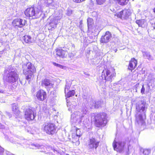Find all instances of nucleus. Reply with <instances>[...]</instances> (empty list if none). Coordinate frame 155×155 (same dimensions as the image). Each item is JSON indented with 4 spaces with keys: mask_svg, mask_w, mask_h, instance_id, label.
<instances>
[{
    "mask_svg": "<svg viewBox=\"0 0 155 155\" xmlns=\"http://www.w3.org/2000/svg\"><path fill=\"white\" fill-rule=\"evenodd\" d=\"M5 128V127L4 125L2 124H0V128L1 129H4Z\"/></svg>",
    "mask_w": 155,
    "mask_h": 155,
    "instance_id": "37998d69",
    "label": "nucleus"
},
{
    "mask_svg": "<svg viewBox=\"0 0 155 155\" xmlns=\"http://www.w3.org/2000/svg\"><path fill=\"white\" fill-rule=\"evenodd\" d=\"M71 85V82H66L65 88V93H66V90L68 91L70 88Z\"/></svg>",
    "mask_w": 155,
    "mask_h": 155,
    "instance_id": "7c9ffc66",
    "label": "nucleus"
},
{
    "mask_svg": "<svg viewBox=\"0 0 155 155\" xmlns=\"http://www.w3.org/2000/svg\"><path fill=\"white\" fill-rule=\"evenodd\" d=\"M117 51V50L115 49V52H116Z\"/></svg>",
    "mask_w": 155,
    "mask_h": 155,
    "instance_id": "49530a36",
    "label": "nucleus"
},
{
    "mask_svg": "<svg viewBox=\"0 0 155 155\" xmlns=\"http://www.w3.org/2000/svg\"><path fill=\"white\" fill-rule=\"evenodd\" d=\"M115 73L114 70L111 71L105 69L102 72L101 79H103L106 81H111L113 78L115 76Z\"/></svg>",
    "mask_w": 155,
    "mask_h": 155,
    "instance_id": "0eeeda50",
    "label": "nucleus"
},
{
    "mask_svg": "<svg viewBox=\"0 0 155 155\" xmlns=\"http://www.w3.org/2000/svg\"><path fill=\"white\" fill-rule=\"evenodd\" d=\"M67 52L62 49H58L56 50V54L60 58H63L65 57Z\"/></svg>",
    "mask_w": 155,
    "mask_h": 155,
    "instance_id": "412c9836",
    "label": "nucleus"
},
{
    "mask_svg": "<svg viewBox=\"0 0 155 155\" xmlns=\"http://www.w3.org/2000/svg\"><path fill=\"white\" fill-rule=\"evenodd\" d=\"M54 65H55L56 66L60 67V68H62V66L61 65H60L56 64V63H54Z\"/></svg>",
    "mask_w": 155,
    "mask_h": 155,
    "instance_id": "ea45409f",
    "label": "nucleus"
},
{
    "mask_svg": "<svg viewBox=\"0 0 155 155\" xmlns=\"http://www.w3.org/2000/svg\"><path fill=\"white\" fill-rule=\"evenodd\" d=\"M88 27L89 28L93 23V19L92 18H88L87 20Z\"/></svg>",
    "mask_w": 155,
    "mask_h": 155,
    "instance_id": "2f4dec72",
    "label": "nucleus"
},
{
    "mask_svg": "<svg viewBox=\"0 0 155 155\" xmlns=\"http://www.w3.org/2000/svg\"><path fill=\"white\" fill-rule=\"evenodd\" d=\"M72 14V11L70 8H68L67 10L66 14L68 15H70Z\"/></svg>",
    "mask_w": 155,
    "mask_h": 155,
    "instance_id": "c9c22d12",
    "label": "nucleus"
},
{
    "mask_svg": "<svg viewBox=\"0 0 155 155\" xmlns=\"http://www.w3.org/2000/svg\"><path fill=\"white\" fill-rule=\"evenodd\" d=\"M148 106L145 101H139L136 104V113L146 114Z\"/></svg>",
    "mask_w": 155,
    "mask_h": 155,
    "instance_id": "423d86ee",
    "label": "nucleus"
},
{
    "mask_svg": "<svg viewBox=\"0 0 155 155\" xmlns=\"http://www.w3.org/2000/svg\"><path fill=\"white\" fill-rule=\"evenodd\" d=\"M136 22L139 26L142 27H145V24L146 23V21L144 19L137 20L136 21Z\"/></svg>",
    "mask_w": 155,
    "mask_h": 155,
    "instance_id": "b1692460",
    "label": "nucleus"
},
{
    "mask_svg": "<svg viewBox=\"0 0 155 155\" xmlns=\"http://www.w3.org/2000/svg\"><path fill=\"white\" fill-rule=\"evenodd\" d=\"M5 128V127L4 125L2 124H0V128L1 129H4Z\"/></svg>",
    "mask_w": 155,
    "mask_h": 155,
    "instance_id": "79ce46f5",
    "label": "nucleus"
},
{
    "mask_svg": "<svg viewBox=\"0 0 155 155\" xmlns=\"http://www.w3.org/2000/svg\"><path fill=\"white\" fill-rule=\"evenodd\" d=\"M107 114L104 113L96 114L95 115V124L97 127L104 126L107 123Z\"/></svg>",
    "mask_w": 155,
    "mask_h": 155,
    "instance_id": "39448f33",
    "label": "nucleus"
},
{
    "mask_svg": "<svg viewBox=\"0 0 155 155\" xmlns=\"http://www.w3.org/2000/svg\"><path fill=\"white\" fill-rule=\"evenodd\" d=\"M67 105L69 107L68 110L69 111L71 110L73 108H74L75 107V105H73L70 102H67Z\"/></svg>",
    "mask_w": 155,
    "mask_h": 155,
    "instance_id": "c756f323",
    "label": "nucleus"
},
{
    "mask_svg": "<svg viewBox=\"0 0 155 155\" xmlns=\"http://www.w3.org/2000/svg\"><path fill=\"white\" fill-rule=\"evenodd\" d=\"M97 3L98 5L102 4L105 1V0H96Z\"/></svg>",
    "mask_w": 155,
    "mask_h": 155,
    "instance_id": "f704fd0d",
    "label": "nucleus"
},
{
    "mask_svg": "<svg viewBox=\"0 0 155 155\" xmlns=\"http://www.w3.org/2000/svg\"><path fill=\"white\" fill-rule=\"evenodd\" d=\"M4 92V91L2 89H0V93H3Z\"/></svg>",
    "mask_w": 155,
    "mask_h": 155,
    "instance_id": "c03bdc74",
    "label": "nucleus"
},
{
    "mask_svg": "<svg viewBox=\"0 0 155 155\" xmlns=\"http://www.w3.org/2000/svg\"><path fill=\"white\" fill-rule=\"evenodd\" d=\"M154 70L155 71V67L154 68Z\"/></svg>",
    "mask_w": 155,
    "mask_h": 155,
    "instance_id": "de8ad7c7",
    "label": "nucleus"
},
{
    "mask_svg": "<svg viewBox=\"0 0 155 155\" xmlns=\"http://www.w3.org/2000/svg\"><path fill=\"white\" fill-rule=\"evenodd\" d=\"M23 40L26 43L30 44L33 42V39L30 36L26 35L24 36L22 38Z\"/></svg>",
    "mask_w": 155,
    "mask_h": 155,
    "instance_id": "4be33fe9",
    "label": "nucleus"
},
{
    "mask_svg": "<svg viewBox=\"0 0 155 155\" xmlns=\"http://www.w3.org/2000/svg\"><path fill=\"white\" fill-rule=\"evenodd\" d=\"M144 91H145V88L144 86V85H143L142 86V88L141 89V93L143 94H144Z\"/></svg>",
    "mask_w": 155,
    "mask_h": 155,
    "instance_id": "4c0bfd02",
    "label": "nucleus"
},
{
    "mask_svg": "<svg viewBox=\"0 0 155 155\" xmlns=\"http://www.w3.org/2000/svg\"><path fill=\"white\" fill-rule=\"evenodd\" d=\"M137 61L134 58H132L130 61L129 66L128 68L129 70H132L134 69L137 66Z\"/></svg>",
    "mask_w": 155,
    "mask_h": 155,
    "instance_id": "aec40b11",
    "label": "nucleus"
},
{
    "mask_svg": "<svg viewBox=\"0 0 155 155\" xmlns=\"http://www.w3.org/2000/svg\"><path fill=\"white\" fill-rule=\"evenodd\" d=\"M4 151V149L0 146V155H2Z\"/></svg>",
    "mask_w": 155,
    "mask_h": 155,
    "instance_id": "58836bf2",
    "label": "nucleus"
},
{
    "mask_svg": "<svg viewBox=\"0 0 155 155\" xmlns=\"http://www.w3.org/2000/svg\"><path fill=\"white\" fill-rule=\"evenodd\" d=\"M99 142L97 141L94 138H91L89 139L88 142V147L89 149L94 150L96 149L99 146Z\"/></svg>",
    "mask_w": 155,
    "mask_h": 155,
    "instance_id": "f8f14e48",
    "label": "nucleus"
},
{
    "mask_svg": "<svg viewBox=\"0 0 155 155\" xmlns=\"http://www.w3.org/2000/svg\"><path fill=\"white\" fill-rule=\"evenodd\" d=\"M4 72L3 78L6 82L12 84L18 81V75L16 71L6 70Z\"/></svg>",
    "mask_w": 155,
    "mask_h": 155,
    "instance_id": "f03ea898",
    "label": "nucleus"
},
{
    "mask_svg": "<svg viewBox=\"0 0 155 155\" xmlns=\"http://www.w3.org/2000/svg\"><path fill=\"white\" fill-rule=\"evenodd\" d=\"M25 118L28 120H32L35 118L36 114L32 110L28 109L25 111Z\"/></svg>",
    "mask_w": 155,
    "mask_h": 155,
    "instance_id": "4468645a",
    "label": "nucleus"
},
{
    "mask_svg": "<svg viewBox=\"0 0 155 155\" xmlns=\"http://www.w3.org/2000/svg\"><path fill=\"white\" fill-rule=\"evenodd\" d=\"M38 9L34 7L28 8L25 11V14L26 16L29 18L39 17L42 15V11L41 8L38 10Z\"/></svg>",
    "mask_w": 155,
    "mask_h": 155,
    "instance_id": "7ed1b4c3",
    "label": "nucleus"
},
{
    "mask_svg": "<svg viewBox=\"0 0 155 155\" xmlns=\"http://www.w3.org/2000/svg\"><path fill=\"white\" fill-rule=\"evenodd\" d=\"M129 0H119L118 4L121 5H126L128 3Z\"/></svg>",
    "mask_w": 155,
    "mask_h": 155,
    "instance_id": "cd10ccee",
    "label": "nucleus"
},
{
    "mask_svg": "<svg viewBox=\"0 0 155 155\" xmlns=\"http://www.w3.org/2000/svg\"><path fill=\"white\" fill-rule=\"evenodd\" d=\"M143 56L149 60H152L153 58L149 52L145 51L143 52Z\"/></svg>",
    "mask_w": 155,
    "mask_h": 155,
    "instance_id": "393cba45",
    "label": "nucleus"
},
{
    "mask_svg": "<svg viewBox=\"0 0 155 155\" xmlns=\"http://www.w3.org/2000/svg\"><path fill=\"white\" fill-rule=\"evenodd\" d=\"M74 128H75V129L76 130V140H79V138L81 136V131L80 130V129L78 128H77L76 127H74Z\"/></svg>",
    "mask_w": 155,
    "mask_h": 155,
    "instance_id": "a878e982",
    "label": "nucleus"
},
{
    "mask_svg": "<svg viewBox=\"0 0 155 155\" xmlns=\"http://www.w3.org/2000/svg\"><path fill=\"white\" fill-rule=\"evenodd\" d=\"M52 2V1L51 0H48V5H49Z\"/></svg>",
    "mask_w": 155,
    "mask_h": 155,
    "instance_id": "a19ab883",
    "label": "nucleus"
},
{
    "mask_svg": "<svg viewBox=\"0 0 155 155\" xmlns=\"http://www.w3.org/2000/svg\"><path fill=\"white\" fill-rule=\"evenodd\" d=\"M111 38V35L109 31L106 32L104 36H102L101 39L100 41L102 43H106L109 42Z\"/></svg>",
    "mask_w": 155,
    "mask_h": 155,
    "instance_id": "f3484780",
    "label": "nucleus"
},
{
    "mask_svg": "<svg viewBox=\"0 0 155 155\" xmlns=\"http://www.w3.org/2000/svg\"><path fill=\"white\" fill-rule=\"evenodd\" d=\"M24 73L27 75L26 79L28 80L30 79L33 73L36 71V69L34 65L31 63L28 62L26 64L23 65Z\"/></svg>",
    "mask_w": 155,
    "mask_h": 155,
    "instance_id": "20e7f679",
    "label": "nucleus"
},
{
    "mask_svg": "<svg viewBox=\"0 0 155 155\" xmlns=\"http://www.w3.org/2000/svg\"><path fill=\"white\" fill-rule=\"evenodd\" d=\"M75 94V92L74 90H72L69 91L67 94H65V96L67 97H70L74 96Z\"/></svg>",
    "mask_w": 155,
    "mask_h": 155,
    "instance_id": "bb28decb",
    "label": "nucleus"
},
{
    "mask_svg": "<svg viewBox=\"0 0 155 155\" xmlns=\"http://www.w3.org/2000/svg\"><path fill=\"white\" fill-rule=\"evenodd\" d=\"M88 105L86 104L82 108L81 111H75L71 116V122L72 124L78 125L82 124L86 127H87L89 121L87 114L88 113Z\"/></svg>",
    "mask_w": 155,
    "mask_h": 155,
    "instance_id": "f257e3e1",
    "label": "nucleus"
},
{
    "mask_svg": "<svg viewBox=\"0 0 155 155\" xmlns=\"http://www.w3.org/2000/svg\"><path fill=\"white\" fill-rule=\"evenodd\" d=\"M94 103L95 101H94L93 100L91 101L90 102L89 104L88 105L89 106V107H90V108L92 109L94 107Z\"/></svg>",
    "mask_w": 155,
    "mask_h": 155,
    "instance_id": "72a5a7b5",
    "label": "nucleus"
},
{
    "mask_svg": "<svg viewBox=\"0 0 155 155\" xmlns=\"http://www.w3.org/2000/svg\"><path fill=\"white\" fill-rule=\"evenodd\" d=\"M135 117L136 125H142L144 124L146 118V114L136 113Z\"/></svg>",
    "mask_w": 155,
    "mask_h": 155,
    "instance_id": "9b49d317",
    "label": "nucleus"
},
{
    "mask_svg": "<svg viewBox=\"0 0 155 155\" xmlns=\"http://www.w3.org/2000/svg\"><path fill=\"white\" fill-rule=\"evenodd\" d=\"M101 102L100 101H95L94 103V108H98L99 107L101 106Z\"/></svg>",
    "mask_w": 155,
    "mask_h": 155,
    "instance_id": "473e14b6",
    "label": "nucleus"
},
{
    "mask_svg": "<svg viewBox=\"0 0 155 155\" xmlns=\"http://www.w3.org/2000/svg\"><path fill=\"white\" fill-rule=\"evenodd\" d=\"M73 2L77 3H80L85 1V0H72Z\"/></svg>",
    "mask_w": 155,
    "mask_h": 155,
    "instance_id": "e433bc0d",
    "label": "nucleus"
},
{
    "mask_svg": "<svg viewBox=\"0 0 155 155\" xmlns=\"http://www.w3.org/2000/svg\"><path fill=\"white\" fill-rule=\"evenodd\" d=\"M125 144V143L124 142L119 141L118 142H116L114 141L113 143V146L114 150L117 152L121 153L124 150Z\"/></svg>",
    "mask_w": 155,
    "mask_h": 155,
    "instance_id": "1a4fd4ad",
    "label": "nucleus"
},
{
    "mask_svg": "<svg viewBox=\"0 0 155 155\" xmlns=\"http://www.w3.org/2000/svg\"><path fill=\"white\" fill-rule=\"evenodd\" d=\"M36 97L38 100L43 101L46 97V93L43 90H39L37 92Z\"/></svg>",
    "mask_w": 155,
    "mask_h": 155,
    "instance_id": "dca6fc26",
    "label": "nucleus"
},
{
    "mask_svg": "<svg viewBox=\"0 0 155 155\" xmlns=\"http://www.w3.org/2000/svg\"><path fill=\"white\" fill-rule=\"evenodd\" d=\"M131 12L130 9L124 10L117 13L115 16L122 19H126L130 15Z\"/></svg>",
    "mask_w": 155,
    "mask_h": 155,
    "instance_id": "9d476101",
    "label": "nucleus"
},
{
    "mask_svg": "<svg viewBox=\"0 0 155 155\" xmlns=\"http://www.w3.org/2000/svg\"><path fill=\"white\" fill-rule=\"evenodd\" d=\"M12 111L16 115L19 114L20 111L19 110L18 105L16 104H14L12 105Z\"/></svg>",
    "mask_w": 155,
    "mask_h": 155,
    "instance_id": "5701e85b",
    "label": "nucleus"
},
{
    "mask_svg": "<svg viewBox=\"0 0 155 155\" xmlns=\"http://www.w3.org/2000/svg\"><path fill=\"white\" fill-rule=\"evenodd\" d=\"M62 17L61 15H60L58 17H57L56 18H54L51 20V22L49 23L50 26L52 28L56 27L58 21L60 20Z\"/></svg>",
    "mask_w": 155,
    "mask_h": 155,
    "instance_id": "a211bd4d",
    "label": "nucleus"
},
{
    "mask_svg": "<svg viewBox=\"0 0 155 155\" xmlns=\"http://www.w3.org/2000/svg\"><path fill=\"white\" fill-rule=\"evenodd\" d=\"M114 1H117L118 2H119V0H114Z\"/></svg>",
    "mask_w": 155,
    "mask_h": 155,
    "instance_id": "a18cd8bd",
    "label": "nucleus"
},
{
    "mask_svg": "<svg viewBox=\"0 0 155 155\" xmlns=\"http://www.w3.org/2000/svg\"><path fill=\"white\" fill-rule=\"evenodd\" d=\"M143 155H148L150 152V150L148 149H143L141 150Z\"/></svg>",
    "mask_w": 155,
    "mask_h": 155,
    "instance_id": "c85d7f7f",
    "label": "nucleus"
},
{
    "mask_svg": "<svg viewBox=\"0 0 155 155\" xmlns=\"http://www.w3.org/2000/svg\"><path fill=\"white\" fill-rule=\"evenodd\" d=\"M25 21L20 18H16L14 19L12 22L13 25L15 27L19 28H22L25 25Z\"/></svg>",
    "mask_w": 155,
    "mask_h": 155,
    "instance_id": "2eb2a0df",
    "label": "nucleus"
},
{
    "mask_svg": "<svg viewBox=\"0 0 155 155\" xmlns=\"http://www.w3.org/2000/svg\"><path fill=\"white\" fill-rule=\"evenodd\" d=\"M41 85L42 86L45 87L48 90H49L54 87V84L50 80L45 79L41 81Z\"/></svg>",
    "mask_w": 155,
    "mask_h": 155,
    "instance_id": "ddd939ff",
    "label": "nucleus"
},
{
    "mask_svg": "<svg viewBox=\"0 0 155 155\" xmlns=\"http://www.w3.org/2000/svg\"><path fill=\"white\" fill-rule=\"evenodd\" d=\"M43 130L49 134H53L55 132V124L50 123H45L43 125Z\"/></svg>",
    "mask_w": 155,
    "mask_h": 155,
    "instance_id": "6e6552de",
    "label": "nucleus"
},
{
    "mask_svg": "<svg viewBox=\"0 0 155 155\" xmlns=\"http://www.w3.org/2000/svg\"><path fill=\"white\" fill-rule=\"evenodd\" d=\"M30 148L33 149H40V152H44L45 147L43 145H40L38 144H32L30 146Z\"/></svg>",
    "mask_w": 155,
    "mask_h": 155,
    "instance_id": "6ab92c4d",
    "label": "nucleus"
}]
</instances>
